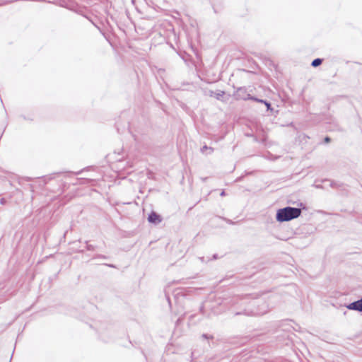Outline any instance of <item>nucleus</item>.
Returning a JSON list of instances; mask_svg holds the SVG:
<instances>
[{
  "label": "nucleus",
  "instance_id": "obj_6",
  "mask_svg": "<svg viewBox=\"0 0 362 362\" xmlns=\"http://www.w3.org/2000/svg\"><path fill=\"white\" fill-rule=\"evenodd\" d=\"M325 141L327 142V141H329V139L328 137H327V138L325 139Z\"/></svg>",
  "mask_w": 362,
  "mask_h": 362
},
{
  "label": "nucleus",
  "instance_id": "obj_1",
  "mask_svg": "<svg viewBox=\"0 0 362 362\" xmlns=\"http://www.w3.org/2000/svg\"><path fill=\"white\" fill-rule=\"evenodd\" d=\"M301 214V210L298 208L285 207L277 211L276 218L279 222L288 221L298 218Z\"/></svg>",
  "mask_w": 362,
  "mask_h": 362
},
{
  "label": "nucleus",
  "instance_id": "obj_2",
  "mask_svg": "<svg viewBox=\"0 0 362 362\" xmlns=\"http://www.w3.org/2000/svg\"><path fill=\"white\" fill-rule=\"evenodd\" d=\"M346 308L349 310H356L362 312V298L349 304Z\"/></svg>",
  "mask_w": 362,
  "mask_h": 362
},
{
  "label": "nucleus",
  "instance_id": "obj_5",
  "mask_svg": "<svg viewBox=\"0 0 362 362\" xmlns=\"http://www.w3.org/2000/svg\"><path fill=\"white\" fill-rule=\"evenodd\" d=\"M265 104H266L267 107L269 108L270 105L269 103H265Z\"/></svg>",
  "mask_w": 362,
  "mask_h": 362
},
{
  "label": "nucleus",
  "instance_id": "obj_4",
  "mask_svg": "<svg viewBox=\"0 0 362 362\" xmlns=\"http://www.w3.org/2000/svg\"><path fill=\"white\" fill-rule=\"evenodd\" d=\"M322 63V59H315L312 62V66H317Z\"/></svg>",
  "mask_w": 362,
  "mask_h": 362
},
{
  "label": "nucleus",
  "instance_id": "obj_3",
  "mask_svg": "<svg viewBox=\"0 0 362 362\" xmlns=\"http://www.w3.org/2000/svg\"><path fill=\"white\" fill-rule=\"evenodd\" d=\"M148 221H149V222H151V223H158V222H160V218H159V216H158V215H157L156 213H151V214L149 215V216H148Z\"/></svg>",
  "mask_w": 362,
  "mask_h": 362
}]
</instances>
